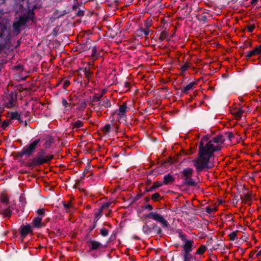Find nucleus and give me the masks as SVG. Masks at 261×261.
Listing matches in <instances>:
<instances>
[{"label": "nucleus", "mask_w": 261, "mask_h": 261, "mask_svg": "<svg viewBox=\"0 0 261 261\" xmlns=\"http://www.w3.org/2000/svg\"><path fill=\"white\" fill-rule=\"evenodd\" d=\"M40 141V140L39 139H37L32 141L28 145L23 147L21 151L20 155H26L28 156H31L32 153L35 152Z\"/></svg>", "instance_id": "nucleus-5"}, {"label": "nucleus", "mask_w": 261, "mask_h": 261, "mask_svg": "<svg viewBox=\"0 0 261 261\" xmlns=\"http://www.w3.org/2000/svg\"><path fill=\"white\" fill-rule=\"evenodd\" d=\"M254 49L257 55L261 54V44L255 47Z\"/></svg>", "instance_id": "nucleus-35"}, {"label": "nucleus", "mask_w": 261, "mask_h": 261, "mask_svg": "<svg viewBox=\"0 0 261 261\" xmlns=\"http://www.w3.org/2000/svg\"><path fill=\"white\" fill-rule=\"evenodd\" d=\"M225 140L226 137L223 135H218L211 139L207 136L202 138L199 146L198 156L192 161L197 172L211 167L210 162L214 152L221 149Z\"/></svg>", "instance_id": "nucleus-1"}, {"label": "nucleus", "mask_w": 261, "mask_h": 261, "mask_svg": "<svg viewBox=\"0 0 261 261\" xmlns=\"http://www.w3.org/2000/svg\"><path fill=\"white\" fill-rule=\"evenodd\" d=\"M258 1V0H251V4H255Z\"/></svg>", "instance_id": "nucleus-45"}, {"label": "nucleus", "mask_w": 261, "mask_h": 261, "mask_svg": "<svg viewBox=\"0 0 261 261\" xmlns=\"http://www.w3.org/2000/svg\"><path fill=\"white\" fill-rule=\"evenodd\" d=\"M53 158V155L46 154L45 151L42 149L37 153L36 157L33 159L32 164L34 166H39L49 162Z\"/></svg>", "instance_id": "nucleus-4"}, {"label": "nucleus", "mask_w": 261, "mask_h": 261, "mask_svg": "<svg viewBox=\"0 0 261 261\" xmlns=\"http://www.w3.org/2000/svg\"><path fill=\"white\" fill-rule=\"evenodd\" d=\"M147 217L160 223L164 228H168L169 227V224L168 221L165 219L163 216L156 212H151L149 213L147 215Z\"/></svg>", "instance_id": "nucleus-6"}, {"label": "nucleus", "mask_w": 261, "mask_h": 261, "mask_svg": "<svg viewBox=\"0 0 261 261\" xmlns=\"http://www.w3.org/2000/svg\"><path fill=\"white\" fill-rule=\"evenodd\" d=\"M64 207L68 210V208H69L71 207V204L70 203H67L64 204Z\"/></svg>", "instance_id": "nucleus-38"}, {"label": "nucleus", "mask_w": 261, "mask_h": 261, "mask_svg": "<svg viewBox=\"0 0 261 261\" xmlns=\"http://www.w3.org/2000/svg\"><path fill=\"white\" fill-rule=\"evenodd\" d=\"M91 56L95 58L96 57V46H93L91 48Z\"/></svg>", "instance_id": "nucleus-31"}, {"label": "nucleus", "mask_w": 261, "mask_h": 261, "mask_svg": "<svg viewBox=\"0 0 261 261\" xmlns=\"http://www.w3.org/2000/svg\"><path fill=\"white\" fill-rule=\"evenodd\" d=\"M148 208H151V206H148Z\"/></svg>", "instance_id": "nucleus-48"}, {"label": "nucleus", "mask_w": 261, "mask_h": 261, "mask_svg": "<svg viewBox=\"0 0 261 261\" xmlns=\"http://www.w3.org/2000/svg\"><path fill=\"white\" fill-rule=\"evenodd\" d=\"M148 208H151V206H148Z\"/></svg>", "instance_id": "nucleus-49"}, {"label": "nucleus", "mask_w": 261, "mask_h": 261, "mask_svg": "<svg viewBox=\"0 0 261 261\" xmlns=\"http://www.w3.org/2000/svg\"><path fill=\"white\" fill-rule=\"evenodd\" d=\"M255 28V24H251V25L247 26L246 29L248 31L251 33L253 31Z\"/></svg>", "instance_id": "nucleus-29"}, {"label": "nucleus", "mask_w": 261, "mask_h": 261, "mask_svg": "<svg viewBox=\"0 0 261 261\" xmlns=\"http://www.w3.org/2000/svg\"><path fill=\"white\" fill-rule=\"evenodd\" d=\"M42 220V217L40 216L37 217L33 220V225L34 227L36 228H40L43 225L41 223Z\"/></svg>", "instance_id": "nucleus-11"}, {"label": "nucleus", "mask_w": 261, "mask_h": 261, "mask_svg": "<svg viewBox=\"0 0 261 261\" xmlns=\"http://www.w3.org/2000/svg\"><path fill=\"white\" fill-rule=\"evenodd\" d=\"M86 74L87 77L89 76L90 74V72L89 71H86Z\"/></svg>", "instance_id": "nucleus-44"}, {"label": "nucleus", "mask_w": 261, "mask_h": 261, "mask_svg": "<svg viewBox=\"0 0 261 261\" xmlns=\"http://www.w3.org/2000/svg\"><path fill=\"white\" fill-rule=\"evenodd\" d=\"M90 247L92 250H97L102 247L101 244L96 241H91L90 242Z\"/></svg>", "instance_id": "nucleus-13"}, {"label": "nucleus", "mask_w": 261, "mask_h": 261, "mask_svg": "<svg viewBox=\"0 0 261 261\" xmlns=\"http://www.w3.org/2000/svg\"><path fill=\"white\" fill-rule=\"evenodd\" d=\"M111 204V203L110 202L103 203L101 205L100 208L102 209V210H103L104 209L109 207L110 206Z\"/></svg>", "instance_id": "nucleus-32"}, {"label": "nucleus", "mask_w": 261, "mask_h": 261, "mask_svg": "<svg viewBox=\"0 0 261 261\" xmlns=\"http://www.w3.org/2000/svg\"><path fill=\"white\" fill-rule=\"evenodd\" d=\"M174 178L173 176L168 174L164 177L163 182L164 185H168L172 182L174 181Z\"/></svg>", "instance_id": "nucleus-12"}, {"label": "nucleus", "mask_w": 261, "mask_h": 261, "mask_svg": "<svg viewBox=\"0 0 261 261\" xmlns=\"http://www.w3.org/2000/svg\"><path fill=\"white\" fill-rule=\"evenodd\" d=\"M130 84L128 82H125V87L126 88H129Z\"/></svg>", "instance_id": "nucleus-40"}, {"label": "nucleus", "mask_w": 261, "mask_h": 261, "mask_svg": "<svg viewBox=\"0 0 261 261\" xmlns=\"http://www.w3.org/2000/svg\"><path fill=\"white\" fill-rule=\"evenodd\" d=\"M189 67V65L187 63H186L185 64L182 65L180 67V70L182 72L186 71Z\"/></svg>", "instance_id": "nucleus-26"}, {"label": "nucleus", "mask_w": 261, "mask_h": 261, "mask_svg": "<svg viewBox=\"0 0 261 261\" xmlns=\"http://www.w3.org/2000/svg\"><path fill=\"white\" fill-rule=\"evenodd\" d=\"M163 184V182L161 181L154 182H153L152 186L148 190V191H152L153 189L162 186Z\"/></svg>", "instance_id": "nucleus-17"}, {"label": "nucleus", "mask_w": 261, "mask_h": 261, "mask_svg": "<svg viewBox=\"0 0 261 261\" xmlns=\"http://www.w3.org/2000/svg\"><path fill=\"white\" fill-rule=\"evenodd\" d=\"M160 197H161L159 193H156L152 195V199L154 201H158L159 200Z\"/></svg>", "instance_id": "nucleus-28"}, {"label": "nucleus", "mask_w": 261, "mask_h": 261, "mask_svg": "<svg viewBox=\"0 0 261 261\" xmlns=\"http://www.w3.org/2000/svg\"><path fill=\"white\" fill-rule=\"evenodd\" d=\"M33 14L32 13L28 15H23L19 18H16L13 23V31L15 35H17L20 32V28L23 26L30 19H32Z\"/></svg>", "instance_id": "nucleus-3"}, {"label": "nucleus", "mask_w": 261, "mask_h": 261, "mask_svg": "<svg viewBox=\"0 0 261 261\" xmlns=\"http://www.w3.org/2000/svg\"><path fill=\"white\" fill-rule=\"evenodd\" d=\"M246 108L242 107L234 110L232 112V114L234 115L236 118L240 119L243 114L246 113Z\"/></svg>", "instance_id": "nucleus-10"}, {"label": "nucleus", "mask_w": 261, "mask_h": 261, "mask_svg": "<svg viewBox=\"0 0 261 261\" xmlns=\"http://www.w3.org/2000/svg\"><path fill=\"white\" fill-rule=\"evenodd\" d=\"M206 249V247L204 245H202L197 249L195 253L196 254H202Z\"/></svg>", "instance_id": "nucleus-21"}, {"label": "nucleus", "mask_w": 261, "mask_h": 261, "mask_svg": "<svg viewBox=\"0 0 261 261\" xmlns=\"http://www.w3.org/2000/svg\"><path fill=\"white\" fill-rule=\"evenodd\" d=\"M10 106H11V107L12 106V103H10Z\"/></svg>", "instance_id": "nucleus-50"}, {"label": "nucleus", "mask_w": 261, "mask_h": 261, "mask_svg": "<svg viewBox=\"0 0 261 261\" xmlns=\"http://www.w3.org/2000/svg\"><path fill=\"white\" fill-rule=\"evenodd\" d=\"M101 97V96H100L99 97H95V98L97 100H99Z\"/></svg>", "instance_id": "nucleus-46"}, {"label": "nucleus", "mask_w": 261, "mask_h": 261, "mask_svg": "<svg viewBox=\"0 0 261 261\" xmlns=\"http://www.w3.org/2000/svg\"><path fill=\"white\" fill-rule=\"evenodd\" d=\"M178 237L182 241L183 261H193L195 259V257L191 254L193 249L195 248L194 241L188 239L185 234L181 232L179 233Z\"/></svg>", "instance_id": "nucleus-2"}, {"label": "nucleus", "mask_w": 261, "mask_h": 261, "mask_svg": "<svg viewBox=\"0 0 261 261\" xmlns=\"http://www.w3.org/2000/svg\"><path fill=\"white\" fill-rule=\"evenodd\" d=\"M227 137L228 138L229 140H230L233 137V135L232 134H231V133H230L228 135Z\"/></svg>", "instance_id": "nucleus-39"}, {"label": "nucleus", "mask_w": 261, "mask_h": 261, "mask_svg": "<svg viewBox=\"0 0 261 261\" xmlns=\"http://www.w3.org/2000/svg\"><path fill=\"white\" fill-rule=\"evenodd\" d=\"M37 213L39 216L41 217V216L44 215L45 210L44 208L38 209L37 211Z\"/></svg>", "instance_id": "nucleus-33"}, {"label": "nucleus", "mask_w": 261, "mask_h": 261, "mask_svg": "<svg viewBox=\"0 0 261 261\" xmlns=\"http://www.w3.org/2000/svg\"><path fill=\"white\" fill-rule=\"evenodd\" d=\"M127 109V107L125 103L119 107V110L116 112V114L118 116V119L123 118L126 116Z\"/></svg>", "instance_id": "nucleus-9"}, {"label": "nucleus", "mask_w": 261, "mask_h": 261, "mask_svg": "<svg viewBox=\"0 0 261 261\" xmlns=\"http://www.w3.org/2000/svg\"><path fill=\"white\" fill-rule=\"evenodd\" d=\"M103 210L100 208L95 213V219L97 221L101 215V213Z\"/></svg>", "instance_id": "nucleus-25"}, {"label": "nucleus", "mask_w": 261, "mask_h": 261, "mask_svg": "<svg viewBox=\"0 0 261 261\" xmlns=\"http://www.w3.org/2000/svg\"><path fill=\"white\" fill-rule=\"evenodd\" d=\"M255 55H257V54H256V51H255V49L252 50H250L249 51L247 55H246V57H248V58H250L252 56H254Z\"/></svg>", "instance_id": "nucleus-27"}, {"label": "nucleus", "mask_w": 261, "mask_h": 261, "mask_svg": "<svg viewBox=\"0 0 261 261\" xmlns=\"http://www.w3.org/2000/svg\"><path fill=\"white\" fill-rule=\"evenodd\" d=\"M196 84V83L195 82H191L183 88L182 92L188 94L189 91L192 89L194 87V86Z\"/></svg>", "instance_id": "nucleus-14"}, {"label": "nucleus", "mask_w": 261, "mask_h": 261, "mask_svg": "<svg viewBox=\"0 0 261 261\" xmlns=\"http://www.w3.org/2000/svg\"><path fill=\"white\" fill-rule=\"evenodd\" d=\"M243 201L248 204H251V196L249 194H245L243 198Z\"/></svg>", "instance_id": "nucleus-19"}, {"label": "nucleus", "mask_w": 261, "mask_h": 261, "mask_svg": "<svg viewBox=\"0 0 261 261\" xmlns=\"http://www.w3.org/2000/svg\"><path fill=\"white\" fill-rule=\"evenodd\" d=\"M3 36V34L0 33V37H2Z\"/></svg>", "instance_id": "nucleus-47"}, {"label": "nucleus", "mask_w": 261, "mask_h": 261, "mask_svg": "<svg viewBox=\"0 0 261 261\" xmlns=\"http://www.w3.org/2000/svg\"><path fill=\"white\" fill-rule=\"evenodd\" d=\"M1 199V201L4 203H8L9 198H8V196L6 194L2 195Z\"/></svg>", "instance_id": "nucleus-24"}, {"label": "nucleus", "mask_w": 261, "mask_h": 261, "mask_svg": "<svg viewBox=\"0 0 261 261\" xmlns=\"http://www.w3.org/2000/svg\"><path fill=\"white\" fill-rule=\"evenodd\" d=\"M257 256H259L261 255V249L258 251L256 255Z\"/></svg>", "instance_id": "nucleus-43"}, {"label": "nucleus", "mask_w": 261, "mask_h": 261, "mask_svg": "<svg viewBox=\"0 0 261 261\" xmlns=\"http://www.w3.org/2000/svg\"><path fill=\"white\" fill-rule=\"evenodd\" d=\"M100 234L102 236H107L108 234V231L106 228H103L100 230Z\"/></svg>", "instance_id": "nucleus-34"}, {"label": "nucleus", "mask_w": 261, "mask_h": 261, "mask_svg": "<svg viewBox=\"0 0 261 261\" xmlns=\"http://www.w3.org/2000/svg\"><path fill=\"white\" fill-rule=\"evenodd\" d=\"M11 118L13 119L19 120L20 116L17 112H13L11 114Z\"/></svg>", "instance_id": "nucleus-22"}, {"label": "nucleus", "mask_w": 261, "mask_h": 261, "mask_svg": "<svg viewBox=\"0 0 261 261\" xmlns=\"http://www.w3.org/2000/svg\"><path fill=\"white\" fill-rule=\"evenodd\" d=\"M143 32L146 36H147L149 34V30H144Z\"/></svg>", "instance_id": "nucleus-41"}, {"label": "nucleus", "mask_w": 261, "mask_h": 261, "mask_svg": "<svg viewBox=\"0 0 261 261\" xmlns=\"http://www.w3.org/2000/svg\"><path fill=\"white\" fill-rule=\"evenodd\" d=\"M193 171V170L192 168H188L184 169L182 172L185 182L190 186L195 185V181L191 178Z\"/></svg>", "instance_id": "nucleus-7"}, {"label": "nucleus", "mask_w": 261, "mask_h": 261, "mask_svg": "<svg viewBox=\"0 0 261 261\" xmlns=\"http://www.w3.org/2000/svg\"><path fill=\"white\" fill-rule=\"evenodd\" d=\"M239 231H235L231 232L229 234V240L231 241H234L238 239V233Z\"/></svg>", "instance_id": "nucleus-18"}, {"label": "nucleus", "mask_w": 261, "mask_h": 261, "mask_svg": "<svg viewBox=\"0 0 261 261\" xmlns=\"http://www.w3.org/2000/svg\"><path fill=\"white\" fill-rule=\"evenodd\" d=\"M168 35L169 34L168 32L166 31H163L160 34V39L161 40H164L168 37Z\"/></svg>", "instance_id": "nucleus-23"}, {"label": "nucleus", "mask_w": 261, "mask_h": 261, "mask_svg": "<svg viewBox=\"0 0 261 261\" xmlns=\"http://www.w3.org/2000/svg\"><path fill=\"white\" fill-rule=\"evenodd\" d=\"M62 104L64 107H67V105H68V103L67 102V100L65 99H62Z\"/></svg>", "instance_id": "nucleus-37"}, {"label": "nucleus", "mask_w": 261, "mask_h": 261, "mask_svg": "<svg viewBox=\"0 0 261 261\" xmlns=\"http://www.w3.org/2000/svg\"><path fill=\"white\" fill-rule=\"evenodd\" d=\"M10 36H8L7 40L5 41V43H0V51H3L9 46L10 43Z\"/></svg>", "instance_id": "nucleus-15"}, {"label": "nucleus", "mask_w": 261, "mask_h": 261, "mask_svg": "<svg viewBox=\"0 0 261 261\" xmlns=\"http://www.w3.org/2000/svg\"><path fill=\"white\" fill-rule=\"evenodd\" d=\"M83 125V123L81 120H77L74 122L72 124L73 128H79L81 127Z\"/></svg>", "instance_id": "nucleus-20"}, {"label": "nucleus", "mask_w": 261, "mask_h": 261, "mask_svg": "<svg viewBox=\"0 0 261 261\" xmlns=\"http://www.w3.org/2000/svg\"><path fill=\"white\" fill-rule=\"evenodd\" d=\"M33 229L31 225L28 224L21 226L20 233L23 238L25 237L28 234L32 233Z\"/></svg>", "instance_id": "nucleus-8"}, {"label": "nucleus", "mask_w": 261, "mask_h": 261, "mask_svg": "<svg viewBox=\"0 0 261 261\" xmlns=\"http://www.w3.org/2000/svg\"><path fill=\"white\" fill-rule=\"evenodd\" d=\"M99 105L105 108H109L111 106V103L108 98H103L100 102Z\"/></svg>", "instance_id": "nucleus-16"}, {"label": "nucleus", "mask_w": 261, "mask_h": 261, "mask_svg": "<svg viewBox=\"0 0 261 261\" xmlns=\"http://www.w3.org/2000/svg\"><path fill=\"white\" fill-rule=\"evenodd\" d=\"M110 129H111L110 124H107L105 125V126L103 128V132H104L106 133H107L109 132Z\"/></svg>", "instance_id": "nucleus-30"}, {"label": "nucleus", "mask_w": 261, "mask_h": 261, "mask_svg": "<svg viewBox=\"0 0 261 261\" xmlns=\"http://www.w3.org/2000/svg\"><path fill=\"white\" fill-rule=\"evenodd\" d=\"M70 84V82L68 80H65L63 83V87L66 89Z\"/></svg>", "instance_id": "nucleus-36"}, {"label": "nucleus", "mask_w": 261, "mask_h": 261, "mask_svg": "<svg viewBox=\"0 0 261 261\" xmlns=\"http://www.w3.org/2000/svg\"><path fill=\"white\" fill-rule=\"evenodd\" d=\"M214 211V209L213 208H208L207 209V212L208 213H211L212 212H213Z\"/></svg>", "instance_id": "nucleus-42"}]
</instances>
